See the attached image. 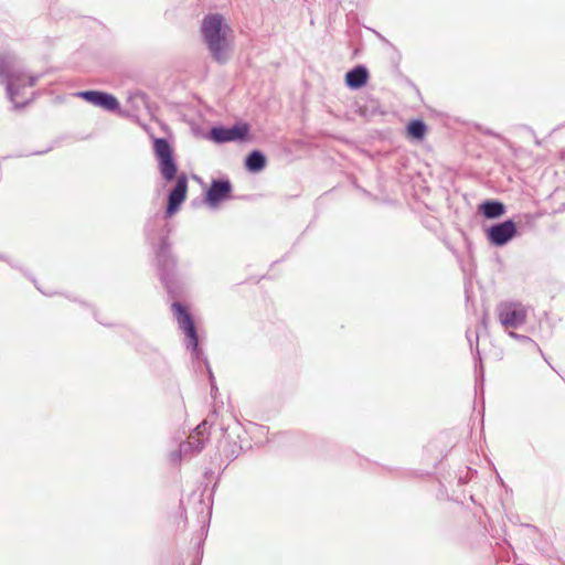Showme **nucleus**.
<instances>
[{
	"instance_id": "obj_1",
	"label": "nucleus",
	"mask_w": 565,
	"mask_h": 565,
	"mask_svg": "<svg viewBox=\"0 0 565 565\" xmlns=\"http://www.w3.org/2000/svg\"><path fill=\"white\" fill-rule=\"evenodd\" d=\"M201 33L212 57L225 64L232 54L234 35L225 19L218 14L206 15L201 24Z\"/></svg>"
},
{
	"instance_id": "obj_2",
	"label": "nucleus",
	"mask_w": 565,
	"mask_h": 565,
	"mask_svg": "<svg viewBox=\"0 0 565 565\" xmlns=\"http://www.w3.org/2000/svg\"><path fill=\"white\" fill-rule=\"evenodd\" d=\"M38 79V75H26L9 57H0V83L6 85L7 94L12 103H15V98L22 87L34 86Z\"/></svg>"
},
{
	"instance_id": "obj_3",
	"label": "nucleus",
	"mask_w": 565,
	"mask_h": 565,
	"mask_svg": "<svg viewBox=\"0 0 565 565\" xmlns=\"http://www.w3.org/2000/svg\"><path fill=\"white\" fill-rule=\"evenodd\" d=\"M153 151L162 178L166 181H172L177 175L178 169L170 143L164 138H156L153 140Z\"/></svg>"
},
{
	"instance_id": "obj_4",
	"label": "nucleus",
	"mask_w": 565,
	"mask_h": 565,
	"mask_svg": "<svg viewBox=\"0 0 565 565\" xmlns=\"http://www.w3.org/2000/svg\"><path fill=\"white\" fill-rule=\"evenodd\" d=\"M497 315L500 323L505 329H516L526 321V308L514 301H504L497 306Z\"/></svg>"
},
{
	"instance_id": "obj_5",
	"label": "nucleus",
	"mask_w": 565,
	"mask_h": 565,
	"mask_svg": "<svg viewBox=\"0 0 565 565\" xmlns=\"http://www.w3.org/2000/svg\"><path fill=\"white\" fill-rule=\"evenodd\" d=\"M172 310L178 321L179 328L185 333L188 342V349L192 350V353L199 358V340L196 329L194 327L193 319L186 309L180 302L172 303Z\"/></svg>"
},
{
	"instance_id": "obj_6",
	"label": "nucleus",
	"mask_w": 565,
	"mask_h": 565,
	"mask_svg": "<svg viewBox=\"0 0 565 565\" xmlns=\"http://www.w3.org/2000/svg\"><path fill=\"white\" fill-rule=\"evenodd\" d=\"M249 132L247 124H236L232 127H213L210 138L216 143L245 140Z\"/></svg>"
},
{
	"instance_id": "obj_7",
	"label": "nucleus",
	"mask_w": 565,
	"mask_h": 565,
	"mask_svg": "<svg viewBox=\"0 0 565 565\" xmlns=\"http://www.w3.org/2000/svg\"><path fill=\"white\" fill-rule=\"evenodd\" d=\"M516 234V226L512 220L498 223L489 227L487 237L494 246H503Z\"/></svg>"
},
{
	"instance_id": "obj_8",
	"label": "nucleus",
	"mask_w": 565,
	"mask_h": 565,
	"mask_svg": "<svg viewBox=\"0 0 565 565\" xmlns=\"http://www.w3.org/2000/svg\"><path fill=\"white\" fill-rule=\"evenodd\" d=\"M76 96L90 103L95 106H98L103 109L115 111L119 109V102L117 98L108 93L99 92V90H84L76 93Z\"/></svg>"
},
{
	"instance_id": "obj_9",
	"label": "nucleus",
	"mask_w": 565,
	"mask_h": 565,
	"mask_svg": "<svg viewBox=\"0 0 565 565\" xmlns=\"http://www.w3.org/2000/svg\"><path fill=\"white\" fill-rule=\"evenodd\" d=\"M231 192L232 184L228 180H213L206 192L205 201L209 206L216 207L222 201H225L231 196Z\"/></svg>"
},
{
	"instance_id": "obj_10",
	"label": "nucleus",
	"mask_w": 565,
	"mask_h": 565,
	"mask_svg": "<svg viewBox=\"0 0 565 565\" xmlns=\"http://www.w3.org/2000/svg\"><path fill=\"white\" fill-rule=\"evenodd\" d=\"M188 191V178L185 174H181L177 178V183L171 190L168 196L167 215H173L180 207L181 203L186 198Z\"/></svg>"
},
{
	"instance_id": "obj_11",
	"label": "nucleus",
	"mask_w": 565,
	"mask_h": 565,
	"mask_svg": "<svg viewBox=\"0 0 565 565\" xmlns=\"http://www.w3.org/2000/svg\"><path fill=\"white\" fill-rule=\"evenodd\" d=\"M158 265L161 270V280L164 282L167 289L171 291L170 287V274L172 273L175 262L170 254V249L167 239L163 238L159 250L157 252Z\"/></svg>"
},
{
	"instance_id": "obj_12",
	"label": "nucleus",
	"mask_w": 565,
	"mask_h": 565,
	"mask_svg": "<svg viewBox=\"0 0 565 565\" xmlns=\"http://www.w3.org/2000/svg\"><path fill=\"white\" fill-rule=\"evenodd\" d=\"M367 77V70L360 65L347 73L345 82L350 88L358 89L366 83Z\"/></svg>"
},
{
	"instance_id": "obj_13",
	"label": "nucleus",
	"mask_w": 565,
	"mask_h": 565,
	"mask_svg": "<svg viewBox=\"0 0 565 565\" xmlns=\"http://www.w3.org/2000/svg\"><path fill=\"white\" fill-rule=\"evenodd\" d=\"M207 440L206 422H202L196 426L193 433L189 436L188 443L193 446L194 452H200Z\"/></svg>"
},
{
	"instance_id": "obj_14",
	"label": "nucleus",
	"mask_w": 565,
	"mask_h": 565,
	"mask_svg": "<svg viewBox=\"0 0 565 565\" xmlns=\"http://www.w3.org/2000/svg\"><path fill=\"white\" fill-rule=\"evenodd\" d=\"M479 211L487 218H497L504 213L505 206L499 201H486L480 204Z\"/></svg>"
},
{
	"instance_id": "obj_15",
	"label": "nucleus",
	"mask_w": 565,
	"mask_h": 565,
	"mask_svg": "<svg viewBox=\"0 0 565 565\" xmlns=\"http://www.w3.org/2000/svg\"><path fill=\"white\" fill-rule=\"evenodd\" d=\"M266 166V157L259 150H253L245 160V167L250 172H259Z\"/></svg>"
},
{
	"instance_id": "obj_16",
	"label": "nucleus",
	"mask_w": 565,
	"mask_h": 565,
	"mask_svg": "<svg viewBox=\"0 0 565 565\" xmlns=\"http://www.w3.org/2000/svg\"><path fill=\"white\" fill-rule=\"evenodd\" d=\"M407 130L412 137L422 139L426 134V125L422 120H413L409 122Z\"/></svg>"
},
{
	"instance_id": "obj_17",
	"label": "nucleus",
	"mask_w": 565,
	"mask_h": 565,
	"mask_svg": "<svg viewBox=\"0 0 565 565\" xmlns=\"http://www.w3.org/2000/svg\"><path fill=\"white\" fill-rule=\"evenodd\" d=\"M193 446L186 441L182 443L179 447V451L171 454V461L172 462H179L181 458L188 455H194Z\"/></svg>"
},
{
	"instance_id": "obj_18",
	"label": "nucleus",
	"mask_w": 565,
	"mask_h": 565,
	"mask_svg": "<svg viewBox=\"0 0 565 565\" xmlns=\"http://www.w3.org/2000/svg\"><path fill=\"white\" fill-rule=\"evenodd\" d=\"M509 335L511 338H514V339H518V340H521V341H531V339L526 335H522V334H518L515 333L514 331H510L509 332Z\"/></svg>"
},
{
	"instance_id": "obj_19",
	"label": "nucleus",
	"mask_w": 565,
	"mask_h": 565,
	"mask_svg": "<svg viewBox=\"0 0 565 565\" xmlns=\"http://www.w3.org/2000/svg\"><path fill=\"white\" fill-rule=\"evenodd\" d=\"M209 373H210V380H211V387H212V391H214L215 390L214 379H213L212 372L210 370H209Z\"/></svg>"
}]
</instances>
